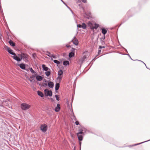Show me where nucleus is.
Instances as JSON below:
<instances>
[{"instance_id": "35", "label": "nucleus", "mask_w": 150, "mask_h": 150, "mask_svg": "<svg viewBox=\"0 0 150 150\" xmlns=\"http://www.w3.org/2000/svg\"><path fill=\"white\" fill-rule=\"evenodd\" d=\"M105 48V47L104 46H103V47H102L101 46H99V48L100 49H101V48Z\"/></svg>"}, {"instance_id": "37", "label": "nucleus", "mask_w": 150, "mask_h": 150, "mask_svg": "<svg viewBox=\"0 0 150 150\" xmlns=\"http://www.w3.org/2000/svg\"><path fill=\"white\" fill-rule=\"evenodd\" d=\"M35 55V54H33V57H34V56Z\"/></svg>"}, {"instance_id": "7", "label": "nucleus", "mask_w": 150, "mask_h": 150, "mask_svg": "<svg viewBox=\"0 0 150 150\" xmlns=\"http://www.w3.org/2000/svg\"><path fill=\"white\" fill-rule=\"evenodd\" d=\"M28 55L24 53H22L21 54L19 55V57L21 58V59L25 58H28Z\"/></svg>"}, {"instance_id": "34", "label": "nucleus", "mask_w": 150, "mask_h": 150, "mask_svg": "<svg viewBox=\"0 0 150 150\" xmlns=\"http://www.w3.org/2000/svg\"><path fill=\"white\" fill-rule=\"evenodd\" d=\"M82 2L84 3H86L87 2L86 0H81Z\"/></svg>"}, {"instance_id": "26", "label": "nucleus", "mask_w": 150, "mask_h": 150, "mask_svg": "<svg viewBox=\"0 0 150 150\" xmlns=\"http://www.w3.org/2000/svg\"><path fill=\"white\" fill-rule=\"evenodd\" d=\"M82 28L83 29H85L86 28V24L84 23H83L82 25Z\"/></svg>"}, {"instance_id": "13", "label": "nucleus", "mask_w": 150, "mask_h": 150, "mask_svg": "<svg viewBox=\"0 0 150 150\" xmlns=\"http://www.w3.org/2000/svg\"><path fill=\"white\" fill-rule=\"evenodd\" d=\"M88 25L90 27L91 29L93 30V27L94 24L92 23L91 22L89 21L88 23Z\"/></svg>"}, {"instance_id": "24", "label": "nucleus", "mask_w": 150, "mask_h": 150, "mask_svg": "<svg viewBox=\"0 0 150 150\" xmlns=\"http://www.w3.org/2000/svg\"><path fill=\"white\" fill-rule=\"evenodd\" d=\"M63 64L64 65H69V62L68 61H65L63 62Z\"/></svg>"}, {"instance_id": "11", "label": "nucleus", "mask_w": 150, "mask_h": 150, "mask_svg": "<svg viewBox=\"0 0 150 150\" xmlns=\"http://www.w3.org/2000/svg\"><path fill=\"white\" fill-rule=\"evenodd\" d=\"M7 50L10 54L12 55H15V53L13 52V50H12L10 48L8 47L7 49Z\"/></svg>"}, {"instance_id": "32", "label": "nucleus", "mask_w": 150, "mask_h": 150, "mask_svg": "<svg viewBox=\"0 0 150 150\" xmlns=\"http://www.w3.org/2000/svg\"><path fill=\"white\" fill-rule=\"evenodd\" d=\"M77 27H79V28H82V26H81V24H78L77 25Z\"/></svg>"}, {"instance_id": "25", "label": "nucleus", "mask_w": 150, "mask_h": 150, "mask_svg": "<svg viewBox=\"0 0 150 150\" xmlns=\"http://www.w3.org/2000/svg\"><path fill=\"white\" fill-rule=\"evenodd\" d=\"M63 73L62 71V70H60L58 72V75L60 76L63 74Z\"/></svg>"}, {"instance_id": "21", "label": "nucleus", "mask_w": 150, "mask_h": 150, "mask_svg": "<svg viewBox=\"0 0 150 150\" xmlns=\"http://www.w3.org/2000/svg\"><path fill=\"white\" fill-rule=\"evenodd\" d=\"M59 87V83H57L55 85V90L57 91L58 90Z\"/></svg>"}, {"instance_id": "28", "label": "nucleus", "mask_w": 150, "mask_h": 150, "mask_svg": "<svg viewBox=\"0 0 150 150\" xmlns=\"http://www.w3.org/2000/svg\"><path fill=\"white\" fill-rule=\"evenodd\" d=\"M45 74L47 76H49L50 74V72L49 71H47L45 72Z\"/></svg>"}, {"instance_id": "29", "label": "nucleus", "mask_w": 150, "mask_h": 150, "mask_svg": "<svg viewBox=\"0 0 150 150\" xmlns=\"http://www.w3.org/2000/svg\"><path fill=\"white\" fill-rule=\"evenodd\" d=\"M53 61L54 63L57 64H59L60 63L59 61L56 60H54Z\"/></svg>"}, {"instance_id": "22", "label": "nucleus", "mask_w": 150, "mask_h": 150, "mask_svg": "<svg viewBox=\"0 0 150 150\" xmlns=\"http://www.w3.org/2000/svg\"><path fill=\"white\" fill-rule=\"evenodd\" d=\"M42 67L44 70L45 71H47L48 70V68L47 67H46L45 65L44 64L42 65Z\"/></svg>"}, {"instance_id": "27", "label": "nucleus", "mask_w": 150, "mask_h": 150, "mask_svg": "<svg viewBox=\"0 0 150 150\" xmlns=\"http://www.w3.org/2000/svg\"><path fill=\"white\" fill-rule=\"evenodd\" d=\"M62 77L61 76H59L57 78V80H58L59 82H60L62 80Z\"/></svg>"}, {"instance_id": "1", "label": "nucleus", "mask_w": 150, "mask_h": 150, "mask_svg": "<svg viewBox=\"0 0 150 150\" xmlns=\"http://www.w3.org/2000/svg\"><path fill=\"white\" fill-rule=\"evenodd\" d=\"M88 53L87 51L84 52L83 54V56L81 57L78 61V63L80 65H81L85 59L87 58L88 56Z\"/></svg>"}, {"instance_id": "36", "label": "nucleus", "mask_w": 150, "mask_h": 150, "mask_svg": "<svg viewBox=\"0 0 150 150\" xmlns=\"http://www.w3.org/2000/svg\"><path fill=\"white\" fill-rule=\"evenodd\" d=\"M66 47H70V45H66Z\"/></svg>"}, {"instance_id": "17", "label": "nucleus", "mask_w": 150, "mask_h": 150, "mask_svg": "<svg viewBox=\"0 0 150 150\" xmlns=\"http://www.w3.org/2000/svg\"><path fill=\"white\" fill-rule=\"evenodd\" d=\"M38 94L39 96L42 97H43L44 96V95L43 93L40 91H38Z\"/></svg>"}, {"instance_id": "3", "label": "nucleus", "mask_w": 150, "mask_h": 150, "mask_svg": "<svg viewBox=\"0 0 150 150\" xmlns=\"http://www.w3.org/2000/svg\"><path fill=\"white\" fill-rule=\"evenodd\" d=\"M40 129L43 132H46L47 129V126L46 124L42 125L40 127Z\"/></svg>"}, {"instance_id": "23", "label": "nucleus", "mask_w": 150, "mask_h": 150, "mask_svg": "<svg viewBox=\"0 0 150 150\" xmlns=\"http://www.w3.org/2000/svg\"><path fill=\"white\" fill-rule=\"evenodd\" d=\"M9 43L10 44V45L13 47L14 46H15V43L13 42L11 40H10L9 42Z\"/></svg>"}, {"instance_id": "4", "label": "nucleus", "mask_w": 150, "mask_h": 150, "mask_svg": "<svg viewBox=\"0 0 150 150\" xmlns=\"http://www.w3.org/2000/svg\"><path fill=\"white\" fill-rule=\"evenodd\" d=\"M83 133V132L82 131L80 132L77 133V136L78 138V139L79 141H82L83 139V136L82 134Z\"/></svg>"}, {"instance_id": "5", "label": "nucleus", "mask_w": 150, "mask_h": 150, "mask_svg": "<svg viewBox=\"0 0 150 150\" xmlns=\"http://www.w3.org/2000/svg\"><path fill=\"white\" fill-rule=\"evenodd\" d=\"M45 94L47 96H52V92L51 91H49L48 89H46L45 90Z\"/></svg>"}, {"instance_id": "18", "label": "nucleus", "mask_w": 150, "mask_h": 150, "mask_svg": "<svg viewBox=\"0 0 150 150\" xmlns=\"http://www.w3.org/2000/svg\"><path fill=\"white\" fill-rule=\"evenodd\" d=\"M99 25L98 24H96V23H95L94 24L93 27V30L94 29H96L99 27Z\"/></svg>"}, {"instance_id": "16", "label": "nucleus", "mask_w": 150, "mask_h": 150, "mask_svg": "<svg viewBox=\"0 0 150 150\" xmlns=\"http://www.w3.org/2000/svg\"><path fill=\"white\" fill-rule=\"evenodd\" d=\"M19 67L21 69H25V65L23 64H21L19 65Z\"/></svg>"}, {"instance_id": "12", "label": "nucleus", "mask_w": 150, "mask_h": 150, "mask_svg": "<svg viewBox=\"0 0 150 150\" xmlns=\"http://www.w3.org/2000/svg\"><path fill=\"white\" fill-rule=\"evenodd\" d=\"M36 75H37V74H35L34 75H33L30 76L29 80L30 82H32L33 81L35 77H36Z\"/></svg>"}, {"instance_id": "2", "label": "nucleus", "mask_w": 150, "mask_h": 150, "mask_svg": "<svg viewBox=\"0 0 150 150\" xmlns=\"http://www.w3.org/2000/svg\"><path fill=\"white\" fill-rule=\"evenodd\" d=\"M31 106L26 103H23L21 104V108L24 110H26L29 109Z\"/></svg>"}, {"instance_id": "6", "label": "nucleus", "mask_w": 150, "mask_h": 150, "mask_svg": "<svg viewBox=\"0 0 150 150\" xmlns=\"http://www.w3.org/2000/svg\"><path fill=\"white\" fill-rule=\"evenodd\" d=\"M76 49L74 48H72L71 49V52L69 54V57H72L74 55L75 51Z\"/></svg>"}, {"instance_id": "31", "label": "nucleus", "mask_w": 150, "mask_h": 150, "mask_svg": "<svg viewBox=\"0 0 150 150\" xmlns=\"http://www.w3.org/2000/svg\"><path fill=\"white\" fill-rule=\"evenodd\" d=\"M30 70L31 72L32 73H34L35 74H36L35 72L33 70V69H32V68H31L30 69Z\"/></svg>"}, {"instance_id": "9", "label": "nucleus", "mask_w": 150, "mask_h": 150, "mask_svg": "<svg viewBox=\"0 0 150 150\" xmlns=\"http://www.w3.org/2000/svg\"><path fill=\"white\" fill-rule=\"evenodd\" d=\"M71 41L75 45H77L78 44V40L76 38H74V39L72 40Z\"/></svg>"}, {"instance_id": "19", "label": "nucleus", "mask_w": 150, "mask_h": 150, "mask_svg": "<svg viewBox=\"0 0 150 150\" xmlns=\"http://www.w3.org/2000/svg\"><path fill=\"white\" fill-rule=\"evenodd\" d=\"M48 55L50 57H52L54 58H56V57L54 54H51L50 52H48Z\"/></svg>"}, {"instance_id": "33", "label": "nucleus", "mask_w": 150, "mask_h": 150, "mask_svg": "<svg viewBox=\"0 0 150 150\" xmlns=\"http://www.w3.org/2000/svg\"><path fill=\"white\" fill-rule=\"evenodd\" d=\"M75 124L76 125H78L79 124V122L78 121H76L75 122Z\"/></svg>"}, {"instance_id": "15", "label": "nucleus", "mask_w": 150, "mask_h": 150, "mask_svg": "<svg viewBox=\"0 0 150 150\" xmlns=\"http://www.w3.org/2000/svg\"><path fill=\"white\" fill-rule=\"evenodd\" d=\"M60 105L59 104H57V107L55 108V110L56 112H58L60 110Z\"/></svg>"}, {"instance_id": "10", "label": "nucleus", "mask_w": 150, "mask_h": 150, "mask_svg": "<svg viewBox=\"0 0 150 150\" xmlns=\"http://www.w3.org/2000/svg\"><path fill=\"white\" fill-rule=\"evenodd\" d=\"M36 79L38 81H41L43 79V77L40 75H36Z\"/></svg>"}, {"instance_id": "8", "label": "nucleus", "mask_w": 150, "mask_h": 150, "mask_svg": "<svg viewBox=\"0 0 150 150\" xmlns=\"http://www.w3.org/2000/svg\"><path fill=\"white\" fill-rule=\"evenodd\" d=\"M14 56L12 57L13 58L15 59V60L17 61L18 62H20L21 61V58L19 56L18 57L16 54H15V55H13Z\"/></svg>"}, {"instance_id": "39", "label": "nucleus", "mask_w": 150, "mask_h": 150, "mask_svg": "<svg viewBox=\"0 0 150 150\" xmlns=\"http://www.w3.org/2000/svg\"><path fill=\"white\" fill-rule=\"evenodd\" d=\"M99 52H100V50H99Z\"/></svg>"}, {"instance_id": "30", "label": "nucleus", "mask_w": 150, "mask_h": 150, "mask_svg": "<svg viewBox=\"0 0 150 150\" xmlns=\"http://www.w3.org/2000/svg\"><path fill=\"white\" fill-rule=\"evenodd\" d=\"M55 97L56 98L57 100L58 101L59 100V95H56L55 96Z\"/></svg>"}, {"instance_id": "14", "label": "nucleus", "mask_w": 150, "mask_h": 150, "mask_svg": "<svg viewBox=\"0 0 150 150\" xmlns=\"http://www.w3.org/2000/svg\"><path fill=\"white\" fill-rule=\"evenodd\" d=\"M48 86L50 88H52L54 86L53 83L52 81H49L48 83Z\"/></svg>"}, {"instance_id": "38", "label": "nucleus", "mask_w": 150, "mask_h": 150, "mask_svg": "<svg viewBox=\"0 0 150 150\" xmlns=\"http://www.w3.org/2000/svg\"><path fill=\"white\" fill-rule=\"evenodd\" d=\"M45 85H46V86H47V83H45Z\"/></svg>"}, {"instance_id": "20", "label": "nucleus", "mask_w": 150, "mask_h": 150, "mask_svg": "<svg viewBox=\"0 0 150 150\" xmlns=\"http://www.w3.org/2000/svg\"><path fill=\"white\" fill-rule=\"evenodd\" d=\"M107 30L105 28H103L102 30V32L104 35L107 33Z\"/></svg>"}]
</instances>
